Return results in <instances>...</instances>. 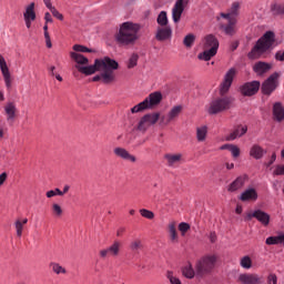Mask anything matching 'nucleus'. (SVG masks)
<instances>
[{
  "mask_svg": "<svg viewBox=\"0 0 284 284\" xmlns=\"http://www.w3.org/2000/svg\"><path fill=\"white\" fill-rule=\"evenodd\" d=\"M143 27L134 22H123L119 32L115 34V41L119 45H134L141 39V29Z\"/></svg>",
  "mask_w": 284,
  "mask_h": 284,
  "instance_id": "obj_2",
  "label": "nucleus"
},
{
  "mask_svg": "<svg viewBox=\"0 0 284 284\" xmlns=\"http://www.w3.org/2000/svg\"><path fill=\"white\" fill-rule=\"evenodd\" d=\"M227 24H222V29L224 30L225 34H229L232 37L236 33V19L231 18L230 20H226Z\"/></svg>",
  "mask_w": 284,
  "mask_h": 284,
  "instance_id": "obj_26",
  "label": "nucleus"
},
{
  "mask_svg": "<svg viewBox=\"0 0 284 284\" xmlns=\"http://www.w3.org/2000/svg\"><path fill=\"white\" fill-rule=\"evenodd\" d=\"M78 72L90 77V74H94V72H101L92 78V81H101L104 85H110V83H114L116 81V74L114 70L119 68V62L116 60L104 57L102 59H95L94 64L89 67L75 65Z\"/></svg>",
  "mask_w": 284,
  "mask_h": 284,
  "instance_id": "obj_1",
  "label": "nucleus"
},
{
  "mask_svg": "<svg viewBox=\"0 0 284 284\" xmlns=\"http://www.w3.org/2000/svg\"><path fill=\"white\" fill-rule=\"evenodd\" d=\"M274 176H283L284 175V164H278L275 166L273 171Z\"/></svg>",
  "mask_w": 284,
  "mask_h": 284,
  "instance_id": "obj_49",
  "label": "nucleus"
},
{
  "mask_svg": "<svg viewBox=\"0 0 284 284\" xmlns=\"http://www.w3.org/2000/svg\"><path fill=\"white\" fill-rule=\"evenodd\" d=\"M52 213L53 216H62L63 215V209H61V205L54 203L52 204Z\"/></svg>",
  "mask_w": 284,
  "mask_h": 284,
  "instance_id": "obj_45",
  "label": "nucleus"
},
{
  "mask_svg": "<svg viewBox=\"0 0 284 284\" xmlns=\"http://www.w3.org/2000/svg\"><path fill=\"white\" fill-rule=\"evenodd\" d=\"M28 223V219L18 220L16 221V231H17V236L21 237L23 235V225Z\"/></svg>",
  "mask_w": 284,
  "mask_h": 284,
  "instance_id": "obj_40",
  "label": "nucleus"
},
{
  "mask_svg": "<svg viewBox=\"0 0 284 284\" xmlns=\"http://www.w3.org/2000/svg\"><path fill=\"white\" fill-rule=\"evenodd\" d=\"M281 74L278 72H274L271 74L266 81L263 82L262 84V93L265 94L266 97H270L276 88H278V78Z\"/></svg>",
  "mask_w": 284,
  "mask_h": 284,
  "instance_id": "obj_9",
  "label": "nucleus"
},
{
  "mask_svg": "<svg viewBox=\"0 0 284 284\" xmlns=\"http://www.w3.org/2000/svg\"><path fill=\"white\" fill-rule=\"evenodd\" d=\"M155 39L156 41H170L172 39V27H159Z\"/></svg>",
  "mask_w": 284,
  "mask_h": 284,
  "instance_id": "obj_18",
  "label": "nucleus"
},
{
  "mask_svg": "<svg viewBox=\"0 0 284 284\" xmlns=\"http://www.w3.org/2000/svg\"><path fill=\"white\" fill-rule=\"evenodd\" d=\"M275 41V34L273 31L265 32L248 53V59H258L261 54L267 52V50H271Z\"/></svg>",
  "mask_w": 284,
  "mask_h": 284,
  "instance_id": "obj_3",
  "label": "nucleus"
},
{
  "mask_svg": "<svg viewBox=\"0 0 284 284\" xmlns=\"http://www.w3.org/2000/svg\"><path fill=\"white\" fill-rule=\"evenodd\" d=\"M253 219H255L254 211L246 214V221H252Z\"/></svg>",
  "mask_w": 284,
  "mask_h": 284,
  "instance_id": "obj_61",
  "label": "nucleus"
},
{
  "mask_svg": "<svg viewBox=\"0 0 284 284\" xmlns=\"http://www.w3.org/2000/svg\"><path fill=\"white\" fill-rule=\"evenodd\" d=\"M196 139L200 143L207 139V126H199L196 129Z\"/></svg>",
  "mask_w": 284,
  "mask_h": 284,
  "instance_id": "obj_34",
  "label": "nucleus"
},
{
  "mask_svg": "<svg viewBox=\"0 0 284 284\" xmlns=\"http://www.w3.org/2000/svg\"><path fill=\"white\" fill-rule=\"evenodd\" d=\"M241 10V2L235 1L232 3L231 8L227 10V13H221L222 19H236L239 16V12Z\"/></svg>",
  "mask_w": 284,
  "mask_h": 284,
  "instance_id": "obj_20",
  "label": "nucleus"
},
{
  "mask_svg": "<svg viewBox=\"0 0 284 284\" xmlns=\"http://www.w3.org/2000/svg\"><path fill=\"white\" fill-rule=\"evenodd\" d=\"M163 101V94L161 92L155 91L151 93L144 101L140 102L139 104L134 105L131 109L132 114H136L139 112H143L145 110H152L155 105H159Z\"/></svg>",
  "mask_w": 284,
  "mask_h": 284,
  "instance_id": "obj_5",
  "label": "nucleus"
},
{
  "mask_svg": "<svg viewBox=\"0 0 284 284\" xmlns=\"http://www.w3.org/2000/svg\"><path fill=\"white\" fill-rule=\"evenodd\" d=\"M50 77H55L57 74V67L51 65L48 68Z\"/></svg>",
  "mask_w": 284,
  "mask_h": 284,
  "instance_id": "obj_58",
  "label": "nucleus"
},
{
  "mask_svg": "<svg viewBox=\"0 0 284 284\" xmlns=\"http://www.w3.org/2000/svg\"><path fill=\"white\" fill-rule=\"evenodd\" d=\"M210 241H211V243H216V232L210 233Z\"/></svg>",
  "mask_w": 284,
  "mask_h": 284,
  "instance_id": "obj_60",
  "label": "nucleus"
},
{
  "mask_svg": "<svg viewBox=\"0 0 284 284\" xmlns=\"http://www.w3.org/2000/svg\"><path fill=\"white\" fill-rule=\"evenodd\" d=\"M164 159L168 162L169 168H173V165H176V163H180L181 159H183V154L178 153V154H165Z\"/></svg>",
  "mask_w": 284,
  "mask_h": 284,
  "instance_id": "obj_30",
  "label": "nucleus"
},
{
  "mask_svg": "<svg viewBox=\"0 0 284 284\" xmlns=\"http://www.w3.org/2000/svg\"><path fill=\"white\" fill-rule=\"evenodd\" d=\"M7 180H8V173L3 172L2 174H0V185H3Z\"/></svg>",
  "mask_w": 284,
  "mask_h": 284,
  "instance_id": "obj_56",
  "label": "nucleus"
},
{
  "mask_svg": "<svg viewBox=\"0 0 284 284\" xmlns=\"http://www.w3.org/2000/svg\"><path fill=\"white\" fill-rule=\"evenodd\" d=\"M194 41H196V36H194V33H189L183 39V45L190 50V48L194 45Z\"/></svg>",
  "mask_w": 284,
  "mask_h": 284,
  "instance_id": "obj_37",
  "label": "nucleus"
},
{
  "mask_svg": "<svg viewBox=\"0 0 284 284\" xmlns=\"http://www.w3.org/2000/svg\"><path fill=\"white\" fill-rule=\"evenodd\" d=\"M51 14L59 21H63V16L61 14V12H59V10H57L55 7L51 10Z\"/></svg>",
  "mask_w": 284,
  "mask_h": 284,
  "instance_id": "obj_53",
  "label": "nucleus"
},
{
  "mask_svg": "<svg viewBox=\"0 0 284 284\" xmlns=\"http://www.w3.org/2000/svg\"><path fill=\"white\" fill-rule=\"evenodd\" d=\"M52 196H57V192L53 191V190L48 191V192H47V197H48V199H52Z\"/></svg>",
  "mask_w": 284,
  "mask_h": 284,
  "instance_id": "obj_62",
  "label": "nucleus"
},
{
  "mask_svg": "<svg viewBox=\"0 0 284 284\" xmlns=\"http://www.w3.org/2000/svg\"><path fill=\"white\" fill-rule=\"evenodd\" d=\"M276 161V153H273L271 160L266 163V168H270Z\"/></svg>",
  "mask_w": 284,
  "mask_h": 284,
  "instance_id": "obj_59",
  "label": "nucleus"
},
{
  "mask_svg": "<svg viewBox=\"0 0 284 284\" xmlns=\"http://www.w3.org/2000/svg\"><path fill=\"white\" fill-rule=\"evenodd\" d=\"M254 216H255L256 221H258V223H261L264 227H267V225H270L271 216L263 210H261V209L255 210Z\"/></svg>",
  "mask_w": 284,
  "mask_h": 284,
  "instance_id": "obj_21",
  "label": "nucleus"
},
{
  "mask_svg": "<svg viewBox=\"0 0 284 284\" xmlns=\"http://www.w3.org/2000/svg\"><path fill=\"white\" fill-rule=\"evenodd\" d=\"M216 52H219V39L209 34L204 38V51L197 55V59L210 61L212 57H216Z\"/></svg>",
  "mask_w": 284,
  "mask_h": 284,
  "instance_id": "obj_4",
  "label": "nucleus"
},
{
  "mask_svg": "<svg viewBox=\"0 0 284 284\" xmlns=\"http://www.w3.org/2000/svg\"><path fill=\"white\" fill-rule=\"evenodd\" d=\"M273 118L278 123L284 120V108L281 102H275L273 104Z\"/></svg>",
  "mask_w": 284,
  "mask_h": 284,
  "instance_id": "obj_24",
  "label": "nucleus"
},
{
  "mask_svg": "<svg viewBox=\"0 0 284 284\" xmlns=\"http://www.w3.org/2000/svg\"><path fill=\"white\" fill-rule=\"evenodd\" d=\"M166 278H169L171 284H182L181 280L179 277L174 276V273L168 271L166 273Z\"/></svg>",
  "mask_w": 284,
  "mask_h": 284,
  "instance_id": "obj_46",
  "label": "nucleus"
},
{
  "mask_svg": "<svg viewBox=\"0 0 284 284\" xmlns=\"http://www.w3.org/2000/svg\"><path fill=\"white\" fill-rule=\"evenodd\" d=\"M220 150H230L234 159H239V156H241V149L234 144H224L220 148Z\"/></svg>",
  "mask_w": 284,
  "mask_h": 284,
  "instance_id": "obj_32",
  "label": "nucleus"
},
{
  "mask_svg": "<svg viewBox=\"0 0 284 284\" xmlns=\"http://www.w3.org/2000/svg\"><path fill=\"white\" fill-rule=\"evenodd\" d=\"M44 21L45 23H52V14H50V12H45L44 13Z\"/></svg>",
  "mask_w": 284,
  "mask_h": 284,
  "instance_id": "obj_57",
  "label": "nucleus"
},
{
  "mask_svg": "<svg viewBox=\"0 0 284 284\" xmlns=\"http://www.w3.org/2000/svg\"><path fill=\"white\" fill-rule=\"evenodd\" d=\"M169 234L172 243L179 241V234L176 233V225L174 223L169 224Z\"/></svg>",
  "mask_w": 284,
  "mask_h": 284,
  "instance_id": "obj_38",
  "label": "nucleus"
},
{
  "mask_svg": "<svg viewBox=\"0 0 284 284\" xmlns=\"http://www.w3.org/2000/svg\"><path fill=\"white\" fill-rule=\"evenodd\" d=\"M121 254V242L115 241L113 244L106 248L100 251L101 258H108V256H113L114 258Z\"/></svg>",
  "mask_w": 284,
  "mask_h": 284,
  "instance_id": "obj_15",
  "label": "nucleus"
},
{
  "mask_svg": "<svg viewBox=\"0 0 284 284\" xmlns=\"http://www.w3.org/2000/svg\"><path fill=\"white\" fill-rule=\"evenodd\" d=\"M182 274L183 276H185V278H194L196 273L194 272V267H192V264H187L182 268Z\"/></svg>",
  "mask_w": 284,
  "mask_h": 284,
  "instance_id": "obj_36",
  "label": "nucleus"
},
{
  "mask_svg": "<svg viewBox=\"0 0 284 284\" xmlns=\"http://www.w3.org/2000/svg\"><path fill=\"white\" fill-rule=\"evenodd\" d=\"M113 154L119 156V159H123V161H130L131 163H136V156L130 154L128 150L124 148L118 146L113 150Z\"/></svg>",
  "mask_w": 284,
  "mask_h": 284,
  "instance_id": "obj_19",
  "label": "nucleus"
},
{
  "mask_svg": "<svg viewBox=\"0 0 284 284\" xmlns=\"http://www.w3.org/2000/svg\"><path fill=\"white\" fill-rule=\"evenodd\" d=\"M141 247H143V245L141 244V240H134L131 245L130 248L134 252L136 250H141Z\"/></svg>",
  "mask_w": 284,
  "mask_h": 284,
  "instance_id": "obj_51",
  "label": "nucleus"
},
{
  "mask_svg": "<svg viewBox=\"0 0 284 284\" xmlns=\"http://www.w3.org/2000/svg\"><path fill=\"white\" fill-rule=\"evenodd\" d=\"M227 170H234V163H226Z\"/></svg>",
  "mask_w": 284,
  "mask_h": 284,
  "instance_id": "obj_64",
  "label": "nucleus"
},
{
  "mask_svg": "<svg viewBox=\"0 0 284 284\" xmlns=\"http://www.w3.org/2000/svg\"><path fill=\"white\" fill-rule=\"evenodd\" d=\"M250 156L256 159V161L263 159L265 156V150L261 148L258 144H254L250 150Z\"/></svg>",
  "mask_w": 284,
  "mask_h": 284,
  "instance_id": "obj_29",
  "label": "nucleus"
},
{
  "mask_svg": "<svg viewBox=\"0 0 284 284\" xmlns=\"http://www.w3.org/2000/svg\"><path fill=\"white\" fill-rule=\"evenodd\" d=\"M241 93L243 97H254L258 90H261V82L260 81H252L244 83L241 88Z\"/></svg>",
  "mask_w": 284,
  "mask_h": 284,
  "instance_id": "obj_13",
  "label": "nucleus"
},
{
  "mask_svg": "<svg viewBox=\"0 0 284 284\" xmlns=\"http://www.w3.org/2000/svg\"><path fill=\"white\" fill-rule=\"evenodd\" d=\"M233 101L234 99L230 97H222L215 99L210 104L209 114H219L220 112H225V110H230Z\"/></svg>",
  "mask_w": 284,
  "mask_h": 284,
  "instance_id": "obj_7",
  "label": "nucleus"
},
{
  "mask_svg": "<svg viewBox=\"0 0 284 284\" xmlns=\"http://www.w3.org/2000/svg\"><path fill=\"white\" fill-rule=\"evenodd\" d=\"M245 181H247V175H242L236 178L230 185L229 192H236L241 190L245 185Z\"/></svg>",
  "mask_w": 284,
  "mask_h": 284,
  "instance_id": "obj_22",
  "label": "nucleus"
},
{
  "mask_svg": "<svg viewBox=\"0 0 284 284\" xmlns=\"http://www.w3.org/2000/svg\"><path fill=\"white\" fill-rule=\"evenodd\" d=\"M73 50H74L75 52H94V50L89 49L88 47H83V45H81V44H75V45H73Z\"/></svg>",
  "mask_w": 284,
  "mask_h": 284,
  "instance_id": "obj_48",
  "label": "nucleus"
},
{
  "mask_svg": "<svg viewBox=\"0 0 284 284\" xmlns=\"http://www.w3.org/2000/svg\"><path fill=\"white\" fill-rule=\"evenodd\" d=\"M267 284H278V277L276 276V274L271 273L267 276Z\"/></svg>",
  "mask_w": 284,
  "mask_h": 284,
  "instance_id": "obj_52",
  "label": "nucleus"
},
{
  "mask_svg": "<svg viewBox=\"0 0 284 284\" xmlns=\"http://www.w3.org/2000/svg\"><path fill=\"white\" fill-rule=\"evenodd\" d=\"M253 70L261 77V75L265 74L266 72H270V70H272V64L260 61L254 64Z\"/></svg>",
  "mask_w": 284,
  "mask_h": 284,
  "instance_id": "obj_25",
  "label": "nucleus"
},
{
  "mask_svg": "<svg viewBox=\"0 0 284 284\" xmlns=\"http://www.w3.org/2000/svg\"><path fill=\"white\" fill-rule=\"evenodd\" d=\"M34 2H31L26 7V11L23 13V19L29 30L32 28V21H37V12L34 11Z\"/></svg>",
  "mask_w": 284,
  "mask_h": 284,
  "instance_id": "obj_17",
  "label": "nucleus"
},
{
  "mask_svg": "<svg viewBox=\"0 0 284 284\" xmlns=\"http://www.w3.org/2000/svg\"><path fill=\"white\" fill-rule=\"evenodd\" d=\"M43 3L45 6V8H48V10H50V12L52 10H54V7L52 6V1L51 0H43Z\"/></svg>",
  "mask_w": 284,
  "mask_h": 284,
  "instance_id": "obj_55",
  "label": "nucleus"
},
{
  "mask_svg": "<svg viewBox=\"0 0 284 284\" xmlns=\"http://www.w3.org/2000/svg\"><path fill=\"white\" fill-rule=\"evenodd\" d=\"M237 282L240 284H263L265 280L263 275H258L256 273H242L237 277Z\"/></svg>",
  "mask_w": 284,
  "mask_h": 284,
  "instance_id": "obj_10",
  "label": "nucleus"
},
{
  "mask_svg": "<svg viewBox=\"0 0 284 284\" xmlns=\"http://www.w3.org/2000/svg\"><path fill=\"white\" fill-rule=\"evenodd\" d=\"M156 22H158V26H160L161 28L169 27L168 23H170V20L168 19V12L161 11L158 16Z\"/></svg>",
  "mask_w": 284,
  "mask_h": 284,
  "instance_id": "obj_33",
  "label": "nucleus"
},
{
  "mask_svg": "<svg viewBox=\"0 0 284 284\" xmlns=\"http://www.w3.org/2000/svg\"><path fill=\"white\" fill-rule=\"evenodd\" d=\"M247 133V125H237L229 135V141H234Z\"/></svg>",
  "mask_w": 284,
  "mask_h": 284,
  "instance_id": "obj_27",
  "label": "nucleus"
},
{
  "mask_svg": "<svg viewBox=\"0 0 284 284\" xmlns=\"http://www.w3.org/2000/svg\"><path fill=\"white\" fill-rule=\"evenodd\" d=\"M216 266V255H205L195 264V272L197 276H205L212 273Z\"/></svg>",
  "mask_w": 284,
  "mask_h": 284,
  "instance_id": "obj_6",
  "label": "nucleus"
},
{
  "mask_svg": "<svg viewBox=\"0 0 284 284\" xmlns=\"http://www.w3.org/2000/svg\"><path fill=\"white\" fill-rule=\"evenodd\" d=\"M140 214L141 216H143V219H149V221H152V219H154V212L148 209H141Z\"/></svg>",
  "mask_w": 284,
  "mask_h": 284,
  "instance_id": "obj_44",
  "label": "nucleus"
},
{
  "mask_svg": "<svg viewBox=\"0 0 284 284\" xmlns=\"http://www.w3.org/2000/svg\"><path fill=\"white\" fill-rule=\"evenodd\" d=\"M138 63H139V54L132 53L128 62L129 70H132V68H136Z\"/></svg>",
  "mask_w": 284,
  "mask_h": 284,
  "instance_id": "obj_41",
  "label": "nucleus"
},
{
  "mask_svg": "<svg viewBox=\"0 0 284 284\" xmlns=\"http://www.w3.org/2000/svg\"><path fill=\"white\" fill-rule=\"evenodd\" d=\"M276 61H284V51H277L275 53Z\"/></svg>",
  "mask_w": 284,
  "mask_h": 284,
  "instance_id": "obj_54",
  "label": "nucleus"
},
{
  "mask_svg": "<svg viewBox=\"0 0 284 284\" xmlns=\"http://www.w3.org/2000/svg\"><path fill=\"white\" fill-rule=\"evenodd\" d=\"M234 77H236V69H230L224 75V81L221 84L220 94L221 97H225L227 92H230V88H232V82L234 81Z\"/></svg>",
  "mask_w": 284,
  "mask_h": 284,
  "instance_id": "obj_11",
  "label": "nucleus"
},
{
  "mask_svg": "<svg viewBox=\"0 0 284 284\" xmlns=\"http://www.w3.org/2000/svg\"><path fill=\"white\" fill-rule=\"evenodd\" d=\"M4 112L7 114V121H9L10 123H13L14 118L17 116V106L14 105V103H8L4 106Z\"/></svg>",
  "mask_w": 284,
  "mask_h": 284,
  "instance_id": "obj_28",
  "label": "nucleus"
},
{
  "mask_svg": "<svg viewBox=\"0 0 284 284\" xmlns=\"http://www.w3.org/2000/svg\"><path fill=\"white\" fill-rule=\"evenodd\" d=\"M240 265L243 267V270H252V257L248 255L243 256L240 260Z\"/></svg>",
  "mask_w": 284,
  "mask_h": 284,
  "instance_id": "obj_39",
  "label": "nucleus"
},
{
  "mask_svg": "<svg viewBox=\"0 0 284 284\" xmlns=\"http://www.w3.org/2000/svg\"><path fill=\"white\" fill-rule=\"evenodd\" d=\"M183 110V106L176 105L171 109V111L168 113V115H162L160 118V125H170L176 116L181 114V111Z\"/></svg>",
  "mask_w": 284,
  "mask_h": 284,
  "instance_id": "obj_16",
  "label": "nucleus"
},
{
  "mask_svg": "<svg viewBox=\"0 0 284 284\" xmlns=\"http://www.w3.org/2000/svg\"><path fill=\"white\" fill-rule=\"evenodd\" d=\"M52 272H54V274H65L67 271L63 266H61L59 263H51L50 264Z\"/></svg>",
  "mask_w": 284,
  "mask_h": 284,
  "instance_id": "obj_42",
  "label": "nucleus"
},
{
  "mask_svg": "<svg viewBox=\"0 0 284 284\" xmlns=\"http://www.w3.org/2000/svg\"><path fill=\"white\" fill-rule=\"evenodd\" d=\"M159 119L161 120V113H148L141 118V120L138 123L136 130H139V132H148V130H150L152 125H156Z\"/></svg>",
  "mask_w": 284,
  "mask_h": 284,
  "instance_id": "obj_8",
  "label": "nucleus"
},
{
  "mask_svg": "<svg viewBox=\"0 0 284 284\" xmlns=\"http://www.w3.org/2000/svg\"><path fill=\"white\" fill-rule=\"evenodd\" d=\"M0 71L2 73L6 88L10 90L12 88V75L10 74V69L8 68V62H6V58L0 54Z\"/></svg>",
  "mask_w": 284,
  "mask_h": 284,
  "instance_id": "obj_14",
  "label": "nucleus"
},
{
  "mask_svg": "<svg viewBox=\"0 0 284 284\" xmlns=\"http://www.w3.org/2000/svg\"><path fill=\"white\" fill-rule=\"evenodd\" d=\"M271 12L278 17L281 14H284V3H272L271 4Z\"/></svg>",
  "mask_w": 284,
  "mask_h": 284,
  "instance_id": "obj_35",
  "label": "nucleus"
},
{
  "mask_svg": "<svg viewBox=\"0 0 284 284\" xmlns=\"http://www.w3.org/2000/svg\"><path fill=\"white\" fill-rule=\"evenodd\" d=\"M43 32L47 48H52V40L50 39V32H48V23L43 26Z\"/></svg>",
  "mask_w": 284,
  "mask_h": 284,
  "instance_id": "obj_43",
  "label": "nucleus"
},
{
  "mask_svg": "<svg viewBox=\"0 0 284 284\" xmlns=\"http://www.w3.org/2000/svg\"><path fill=\"white\" fill-rule=\"evenodd\" d=\"M71 59H73V61L78 63L77 65H88V63H90V60H88V58L77 52H71Z\"/></svg>",
  "mask_w": 284,
  "mask_h": 284,
  "instance_id": "obj_31",
  "label": "nucleus"
},
{
  "mask_svg": "<svg viewBox=\"0 0 284 284\" xmlns=\"http://www.w3.org/2000/svg\"><path fill=\"white\" fill-rule=\"evenodd\" d=\"M125 232V227H121L116 232V236H123V233Z\"/></svg>",
  "mask_w": 284,
  "mask_h": 284,
  "instance_id": "obj_63",
  "label": "nucleus"
},
{
  "mask_svg": "<svg viewBox=\"0 0 284 284\" xmlns=\"http://www.w3.org/2000/svg\"><path fill=\"white\" fill-rule=\"evenodd\" d=\"M179 230L182 233V236H185V233L190 230V225L185 222L179 224Z\"/></svg>",
  "mask_w": 284,
  "mask_h": 284,
  "instance_id": "obj_50",
  "label": "nucleus"
},
{
  "mask_svg": "<svg viewBox=\"0 0 284 284\" xmlns=\"http://www.w3.org/2000/svg\"><path fill=\"white\" fill-rule=\"evenodd\" d=\"M6 134H8V128H6V123L0 120V141H3V139H6Z\"/></svg>",
  "mask_w": 284,
  "mask_h": 284,
  "instance_id": "obj_47",
  "label": "nucleus"
},
{
  "mask_svg": "<svg viewBox=\"0 0 284 284\" xmlns=\"http://www.w3.org/2000/svg\"><path fill=\"white\" fill-rule=\"evenodd\" d=\"M258 199V193L255 191V189H247L240 195V201L243 203L247 201H256Z\"/></svg>",
  "mask_w": 284,
  "mask_h": 284,
  "instance_id": "obj_23",
  "label": "nucleus"
},
{
  "mask_svg": "<svg viewBox=\"0 0 284 284\" xmlns=\"http://www.w3.org/2000/svg\"><path fill=\"white\" fill-rule=\"evenodd\" d=\"M185 6H187V1L185 0H176L172 8V19L173 23H179L181 21V17L185 11Z\"/></svg>",
  "mask_w": 284,
  "mask_h": 284,
  "instance_id": "obj_12",
  "label": "nucleus"
}]
</instances>
